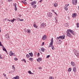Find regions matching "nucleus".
<instances>
[{
	"mask_svg": "<svg viewBox=\"0 0 79 79\" xmlns=\"http://www.w3.org/2000/svg\"><path fill=\"white\" fill-rule=\"evenodd\" d=\"M44 42H43L42 43V45H44Z\"/></svg>",
	"mask_w": 79,
	"mask_h": 79,
	"instance_id": "4d7b16f0",
	"label": "nucleus"
},
{
	"mask_svg": "<svg viewBox=\"0 0 79 79\" xmlns=\"http://www.w3.org/2000/svg\"><path fill=\"white\" fill-rule=\"evenodd\" d=\"M42 60V58H39L37 59V61H39V63H40V61Z\"/></svg>",
	"mask_w": 79,
	"mask_h": 79,
	"instance_id": "9b49d317",
	"label": "nucleus"
},
{
	"mask_svg": "<svg viewBox=\"0 0 79 79\" xmlns=\"http://www.w3.org/2000/svg\"><path fill=\"white\" fill-rule=\"evenodd\" d=\"M15 11H17V7H16V6H15Z\"/></svg>",
	"mask_w": 79,
	"mask_h": 79,
	"instance_id": "2f4dec72",
	"label": "nucleus"
},
{
	"mask_svg": "<svg viewBox=\"0 0 79 79\" xmlns=\"http://www.w3.org/2000/svg\"><path fill=\"white\" fill-rule=\"evenodd\" d=\"M76 15H77V14L76 13H74V14H73L72 17L73 18H75V17L76 16Z\"/></svg>",
	"mask_w": 79,
	"mask_h": 79,
	"instance_id": "4468645a",
	"label": "nucleus"
},
{
	"mask_svg": "<svg viewBox=\"0 0 79 79\" xmlns=\"http://www.w3.org/2000/svg\"><path fill=\"white\" fill-rule=\"evenodd\" d=\"M67 36H68V37H72V35H71V33H70V32H69V31H68V30L67 31Z\"/></svg>",
	"mask_w": 79,
	"mask_h": 79,
	"instance_id": "20e7f679",
	"label": "nucleus"
},
{
	"mask_svg": "<svg viewBox=\"0 0 79 79\" xmlns=\"http://www.w3.org/2000/svg\"><path fill=\"white\" fill-rule=\"evenodd\" d=\"M28 54H27L26 56V57H27V58H28Z\"/></svg>",
	"mask_w": 79,
	"mask_h": 79,
	"instance_id": "09e8293b",
	"label": "nucleus"
},
{
	"mask_svg": "<svg viewBox=\"0 0 79 79\" xmlns=\"http://www.w3.org/2000/svg\"><path fill=\"white\" fill-rule=\"evenodd\" d=\"M3 48H2L3 50L4 51H5L6 52H7V51H6V49L5 48V47L4 46H3Z\"/></svg>",
	"mask_w": 79,
	"mask_h": 79,
	"instance_id": "f3484780",
	"label": "nucleus"
},
{
	"mask_svg": "<svg viewBox=\"0 0 79 79\" xmlns=\"http://www.w3.org/2000/svg\"><path fill=\"white\" fill-rule=\"evenodd\" d=\"M49 57H50V55L47 56L46 57V58H49Z\"/></svg>",
	"mask_w": 79,
	"mask_h": 79,
	"instance_id": "a19ab883",
	"label": "nucleus"
},
{
	"mask_svg": "<svg viewBox=\"0 0 79 79\" xmlns=\"http://www.w3.org/2000/svg\"><path fill=\"white\" fill-rule=\"evenodd\" d=\"M28 73H29L30 74H31V71H28Z\"/></svg>",
	"mask_w": 79,
	"mask_h": 79,
	"instance_id": "4c0bfd02",
	"label": "nucleus"
},
{
	"mask_svg": "<svg viewBox=\"0 0 79 79\" xmlns=\"http://www.w3.org/2000/svg\"><path fill=\"white\" fill-rule=\"evenodd\" d=\"M77 27H79V23H77Z\"/></svg>",
	"mask_w": 79,
	"mask_h": 79,
	"instance_id": "cd10ccee",
	"label": "nucleus"
},
{
	"mask_svg": "<svg viewBox=\"0 0 79 79\" xmlns=\"http://www.w3.org/2000/svg\"><path fill=\"white\" fill-rule=\"evenodd\" d=\"M65 26L66 27H68V23H66L65 24Z\"/></svg>",
	"mask_w": 79,
	"mask_h": 79,
	"instance_id": "a18cd8bd",
	"label": "nucleus"
},
{
	"mask_svg": "<svg viewBox=\"0 0 79 79\" xmlns=\"http://www.w3.org/2000/svg\"><path fill=\"white\" fill-rule=\"evenodd\" d=\"M13 52H12V51H10L9 53V55H10V56H13Z\"/></svg>",
	"mask_w": 79,
	"mask_h": 79,
	"instance_id": "2eb2a0df",
	"label": "nucleus"
},
{
	"mask_svg": "<svg viewBox=\"0 0 79 79\" xmlns=\"http://www.w3.org/2000/svg\"><path fill=\"white\" fill-rule=\"evenodd\" d=\"M27 32L28 34H30L31 33V30H27Z\"/></svg>",
	"mask_w": 79,
	"mask_h": 79,
	"instance_id": "6ab92c4d",
	"label": "nucleus"
},
{
	"mask_svg": "<svg viewBox=\"0 0 79 79\" xmlns=\"http://www.w3.org/2000/svg\"><path fill=\"white\" fill-rule=\"evenodd\" d=\"M19 17H21V15L20 14L19 15Z\"/></svg>",
	"mask_w": 79,
	"mask_h": 79,
	"instance_id": "3c124183",
	"label": "nucleus"
},
{
	"mask_svg": "<svg viewBox=\"0 0 79 79\" xmlns=\"http://www.w3.org/2000/svg\"><path fill=\"white\" fill-rule=\"evenodd\" d=\"M20 2H21V3H23V2H24L23 1H21Z\"/></svg>",
	"mask_w": 79,
	"mask_h": 79,
	"instance_id": "69168bd1",
	"label": "nucleus"
},
{
	"mask_svg": "<svg viewBox=\"0 0 79 79\" xmlns=\"http://www.w3.org/2000/svg\"><path fill=\"white\" fill-rule=\"evenodd\" d=\"M0 46L3 47V44H2V42H1V41H0Z\"/></svg>",
	"mask_w": 79,
	"mask_h": 79,
	"instance_id": "473e14b6",
	"label": "nucleus"
},
{
	"mask_svg": "<svg viewBox=\"0 0 79 79\" xmlns=\"http://www.w3.org/2000/svg\"><path fill=\"white\" fill-rule=\"evenodd\" d=\"M67 31H68V32H71V34H72L73 35H74V33L73 32L74 31L71 29H68Z\"/></svg>",
	"mask_w": 79,
	"mask_h": 79,
	"instance_id": "39448f33",
	"label": "nucleus"
},
{
	"mask_svg": "<svg viewBox=\"0 0 79 79\" xmlns=\"http://www.w3.org/2000/svg\"><path fill=\"white\" fill-rule=\"evenodd\" d=\"M12 79H17L15 77H14Z\"/></svg>",
	"mask_w": 79,
	"mask_h": 79,
	"instance_id": "de8ad7c7",
	"label": "nucleus"
},
{
	"mask_svg": "<svg viewBox=\"0 0 79 79\" xmlns=\"http://www.w3.org/2000/svg\"><path fill=\"white\" fill-rule=\"evenodd\" d=\"M32 6H33V8L35 9V8H36L37 7V6H36V5H33Z\"/></svg>",
	"mask_w": 79,
	"mask_h": 79,
	"instance_id": "5701e85b",
	"label": "nucleus"
},
{
	"mask_svg": "<svg viewBox=\"0 0 79 79\" xmlns=\"http://www.w3.org/2000/svg\"><path fill=\"white\" fill-rule=\"evenodd\" d=\"M41 51L43 52H44V51H45V49L44 48H41Z\"/></svg>",
	"mask_w": 79,
	"mask_h": 79,
	"instance_id": "aec40b11",
	"label": "nucleus"
},
{
	"mask_svg": "<svg viewBox=\"0 0 79 79\" xmlns=\"http://www.w3.org/2000/svg\"><path fill=\"white\" fill-rule=\"evenodd\" d=\"M3 76H5V77H6V74H5V73H3Z\"/></svg>",
	"mask_w": 79,
	"mask_h": 79,
	"instance_id": "49530a36",
	"label": "nucleus"
},
{
	"mask_svg": "<svg viewBox=\"0 0 79 79\" xmlns=\"http://www.w3.org/2000/svg\"><path fill=\"white\" fill-rule=\"evenodd\" d=\"M40 55V53H39V52H38L37 54V57H39V56Z\"/></svg>",
	"mask_w": 79,
	"mask_h": 79,
	"instance_id": "f704fd0d",
	"label": "nucleus"
},
{
	"mask_svg": "<svg viewBox=\"0 0 79 79\" xmlns=\"http://www.w3.org/2000/svg\"><path fill=\"white\" fill-rule=\"evenodd\" d=\"M8 2H12V0H8Z\"/></svg>",
	"mask_w": 79,
	"mask_h": 79,
	"instance_id": "603ef678",
	"label": "nucleus"
},
{
	"mask_svg": "<svg viewBox=\"0 0 79 79\" xmlns=\"http://www.w3.org/2000/svg\"><path fill=\"white\" fill-rule=\"evenodd\" d=\"M55 14H56V16H58V14L56 13V12H54Z\"/></svg>",
	"mask_w": 79,
	"mask_h": 79,
	"instance_id": "bf43d9fd",
	"label": "nucleus"
},
{
	"mask_svg": "<svg viewBox=\"0 0 79 79\" xmlns=\"http://www.w3.org/2000/svg\"><path fill=\"white\" fill-rule=\"evenodd\" d=\"M17 21H20V18H19L18 19H17Z\"/></svg>",
	"mask_w": 79,
	"mask_h": 79,
	"instance_id": "37998d69",
	"label": "nucleus"
},
{
	"mask_svg": "<svg viewBox=\"0 0 79 79\" xmlns=\"http://www.w3.org/2000/svg\"><path fill=\"white\" fill-rule=\"evenodd\" d=\"M29 60L30 61H33V60H34V59L32 58V57H31L29 59Z\"/></svg>",
	"mask_w": 79,
	"mask_h": 79,
	"instance_id": "a211bd4d",
	"label": "nucleus"
},
{
	"mask_svg": "<svg viewBox=\"0 0 79 79\" xmlns=\"http://www.w3.org/2000/svg\"><path fill=\"white\" fill-rule=\"evenodd\" d=\"M52 11H53V12H54V13H55V10H52Z\"/></svg>",
	"mask_w": 79,
	"mask_h": 79,
	"instance_id": "864d4df0",
	"label": "nucleus"
},
{
	"mask_svg": "<svg viewBox=\"0 0 79 79\" xmlns=\"http://www.w3.org/2000/svg\"><path fill=\"white\" fill-rule=\"evenodd\" d=\"M73 52L74 53H75V55L77 56H79V52H77V51L76 49H74L73 50Z\"/></svg>",
	"mask_w": 79,
	"mask_h": 79,
	"instance_id": "7ed1b4c3",
	"label": "nucleus"
},
{
	"mask_svg": "<svg viewBox=\"0 0 79 79\" xmlns=\"http://www.w3.org/2000/svg\"><path fill=\"white\" fill-rule=\"evenodd\" d=\"M42 0H40V1H39V2H40L41 3V2H42Z\"/></svg>",
	"mask_w": 79,
	"mask_h": 79,
	"instance_id": "13d9d810",
	"label": "nucleus"
},
{
	"mask_svg": "<svg viewBox=\"0 0 79 79\" xmlns=\"http://www.w3.org/2000/svg\"><path fill=\"white\" fill-rule=\"evenodd\" d=\"M14 60H15V61H16V60H18V58H14Z\"/></svg>",
	"mask_w": 79,
	"mask_h": 79,
	"instance_id": "e433bc0d",
	"label": "nucleus"
},
{
	"mask_svg": "<svg viewBox=\"0 0 79 79\" xmlns=\"http://www.w3.org/2000/svg\"><path fill=\"white\" fill-rule=\"evenodd\" d=\"M6 37L7 40H9L10 39V36H9V35L8 34H7L6 35Z\"/></svg>",
	"mask_w": 79,
	"mask_h": 79,
	"instance_id": "1a4fd4ad",
	"label": "nucleus"
},
{
	"mask_svg": "<svg viewBox=\"0 0 79 79\" xmlns=\"http://www.w3.org/2000/svg\"><path fill=\"white\" fill-rule=\"evenodd\" d=\"M15 77L16 78V79H19V76H16Z\"/></svg>",
	"mask_w": 79,
	"mask_h": 79,
	"instance_id": "7c9ffc66",
	"label": "nucleus"
},
{
	"mask_svg": "<svg viewBox=\"0 0 79 79\" xmlns=\"http://www.w3.org/2000/svg\"><path fill=\"white\" fill-rule=\"evenodd\" d=\"M44 23H43L42 24H41V26L42 27H44Z\"/></svg>",
	"mask_w": 79,
	"mask_h": 79,
	"instance_id": "c756f323",
	"label": "nucleus"
},
{
	"mask_svg": "<svg viewBox=\"0 0 79 79\" xmlns=\"http://www.w3.org/2000/svg\"><path fill=\"white\" fill-rule=\"evenodd\" d=\"M46 36L47 35H44L42 38L43 40H45V39H47V37H46Z\"/></svg>",
	"mask_w": 79,
	"mask_h": 79,
	"instance_id": "9d476101",
	"label": "nucleus"
},
{
	"mask_svg": "<svg viewBox=\"0 0 79 79\" xmlns=\"http://www.w3.org/2000/svg\"><path fill=\"white\" fill-rule=\"evenodd\" d=\"M68 72H70V71H71V68H69L68 69Z\"/></svg>",
	"mask_w": 79,
	"mask_h": 79,
	"instance_id": "4be33fe9",
	"label": "nucleus"
},
{
	"mask_svg": "<svg viewBox=\"0 0 79 79\" xmlns=\"http://www.w3.org/2000/svg\"><path fill=\"white\" fill-rule=\"evenodd\" d=\"M14 6H16V3H15L14 4Z\"/></svg>",
	"mask_w": 79,
	"mask_h": 79,
	"instance_id": "8fccbe9b",
	"label": "nucleus"
},
{
	"mask_svg": "<svg viewBox=\"0 0 79 79\" xmlns=\"http://www.w3.org/2000/svg\"><path fill=\"white\" fill-rule=\"evenodd\" d=\"M73 70L74 72H76V66L73 67Z\"/></svg>",
	"mask_w": 79,
	"mask_h": 79,
	"instance_id": "ddd939ff",
	"label": "nucleus"
},
{
	"mask_svg": "<svg viewBox=\"0 0 79 79\" xmlns=\"http://www.w3.org/2000/svg\"><path fill=\"white\" fill-rule=\"evenodd\" d=\"M22 61H24L25 63H26V60L23 59L22 60Z\"/></svg>",
	"mask_w": 79,
	"mask_h": 79,
	"instance_id": "a878e982",
	"label": "nucleus"
},
{
	"mask_svg": "<svg viewBox=\"0 0 79 79\" xmlns=\"http://www.w3.org/2000/svg\"><path fill=\"white\" fill-rule=\"evenodd\" d=\"M54 5L55 7H56L58 6V3H55Z\"/></svg>",
	"mask_w": 79,
	"mask_h": 79,
	"instance_id": "412c9836",
	"label": "nucleus"
},
{
	"mask_svg": "<svg viewBox=\"0 0 79 79\" xmlns=\"http://www.w3.org/2000/svg\"><path fill=\"white\" fill-rule=\"evenodd\" d=\"M24 21V19H20V21Z\"/></svg>",
	"mask_w": 79,
	"mask_h": 79,
	"instance_id": "79ce46f5",
	"label": "nucleus"
},
{
	"mask_svg": "<svg viewBox=\"0 0 79 79\" xmlns=\"http://www.w3.org/2000/svg\"><path fill=\"white\" fill-rule=\"evenodd\" d=\"M23 3H24L25 5H26V4H27V3H26V2L25 1L23 2Z\"/></svg>",
	"mask_w": 79,
	"mask_h": 79,
	"instance_id": "ea45409f",
	"label": "nucleus"
},
{
	"mask_svg": "<svg viewBox=\"0 0 79 79\" xmlns=\"http://www.w3.org/2000/svg\"><path fill=\"white\" fill-rule=\"evenodd\" d=\"M19 18L18 17H17L16 18V19H18Z\"/></svg>",
	"mask_w": 79,
	"mask_h": 79,
	"instance_id": "774afa93",
	"label": "nucleus"
},
{
	"mask_svg": "<svg viewBox=\"0 0 79 79\" xmlns=\"http://www.w3.org/2000/svg\"><path fill=\"white\" fill-rule=\"evenodd\" d=\"M29 54L31 57H32V56H33V54H32V53H29Z\"/></svg>",
	"mask_w": 79,
	"mask_h": 79,
	"instance_id": "dca6fc26",
	"label": "nucleus"
},
{
	"mask_svg": "<svg viewBox=\"0 0 79 79\" xmlns=\"http://www.w3.org/2000/svg\"><path fill=\"white\" fill-rule=\"evenodd\" d=\"M31 6H32L33 5H36V2H35V1L32 2L31 3Z\"/></svg>",
	"mask_w": 79,
	"mask_h": 79,
	"instance_id": "6e6552de",
	"label": "nucleus"
},
{
	"mask_svg": "<svg viewBox=\"0 0 79 79\" xmlns=\"http://www.w3.org/2000/svg\"><path fill=\"white\" fill-rule=\"evenodd\" d=\"M12 55L13 56H15V53H13Z\"/></svg>",
	"mask_w": 79,
	"mask_h": 79,
	"instance_id": "680f3d73",
	"label": "nucleus"
},
{
	"mask_svg": "<svg viewBox=\"0 0 79 79\" xmlns=\"http://www.w3.org/2000/svg\"><path fill=\"white\" fill-rule=\"evenodd\" d=\"M11 21V22H12V23H14V20H10V21Z\"/></svg>",
	"mask_w": 79,
	"mask_h": 79,
	"instance_id": "72a5a7b5",
	"label": "nucleus"
},
{
	"mask_svg": "<svg viewBox=\"0 0 79 79\" xmlns=\"http://www.w3.org/2000/svg\"><path fill=\"white\" fill-rule=\"evenodd\" d=\"M71 65L73 66H75V63L74 62H71Z\"/></svg>",
	"mask_w": 79,
	"mask_h": 79,
	"instance_id": "f8f14e48",
	"label": "nucleus"
},
{
	"mask_svg": "<svg viewBox=\"0 0 79 79\" xmlns=\"http://www.w3.org/2000/svg\"><path fill=\"white\" fill-rule=\"evenodd\" d=\"M12 67V69H14V70H15V65H13Z\"/></svg>",
	"mask_w": 79,
	"mask_h": 79,
	"instance_id": "bb28decb",
	"label": "nucleus"
},
{
	"mask_svg": "<svg viewBox=\"0 0 79 79\" xmlns=\"http://www.w3.org/2000/svg\"><path fill=\"white\" fill-rule=\"evenodd\" d=\"M64 9L65 10H68V8L67 7V6H66V7H64Z\"/></svg>",
	"mask_w": 79,
	"mask_h": 79,
	"instance_id": "393cba45",
	"label": "nucleus"
},
{
	"mask_svg": "<svg viewBox=\"0 0 79 79\" xmlns=\"http://www.w3.org/2000/svg\"><path fill=\"white\" fill-rule=\"evenodd\" d=\"M0 59H3V57H1V56H0Z\"/></svg>",
	"mask_w": 79,
	"mask_h": 79,
	"instance_id": "e2e57ef3",
	"label": "nucleus"
},
{
	"mask_svg": "<svg viewBox=\"0 0 79 79\" xmlns=\"http://www.w3.org/2000/svg\"><path fill=\"white\" fill-rule=\"evenodd\" d=\"M43 26H44V27H45V26H46V25H45V23H44V24H43Z\"/></svg>",
	"mask_w": 79,
	"mask_h": 79,
	"instance_id": "c03bdc74",
	"label": "nucleus"
},
{
	"mask_svg": "<svg viewBox=\"0 0 79 79\" xmlns=\"http://www.w3.org/2000/svg\"><path fill=\"white\" fill-rule=\"evenodd\" d=\"M65 39V36H60L59 37H57L56 40H57L58 41L60 42H62V40H63V39Z\"/></svg>",
	"mask_w": 79,
	"mask_h": 79,
	"instance_id": "f257e3e1",
	"label": "nucleus"
},
{
	"mask_svg": "<svg viewBox=\"0 0 79 79\" xmlns=\"http://www.w3.org/2000/svg\"><path fill=\"white\" fill-rule=\"evenodd\" d=\"M53 38H52L51 39V42L49 44V46L48 47L49 48H50V47H52V46L53 45Z\"/></svg>",
	"mask_w": 79,
	"mask_h": 79,
	"instance_id": "f03ea898",
	"label": "nucleus"
},
{
	"mask_svg": "<svg viewBox=\"0 0 79 79\" xmlns=\"http://www.w3.org/2000/svg\"><path fill=\"white\" fill-rule=\"evenodd\" d=\"M49 79H54V78H53V77L50 76L49 77Z\"/></svg>",
	"mask_w": 79,
	"mask_h": 79,
	"instance_id": "c85d7f7f",
	"label": "nucleus"
},
{
	"mask_svg": "<svg viewBox=\"0 0 79 79\" xmlns=\"http://www.w3.org/2000/svg\"><path fill=\"white\" fill-rule=\"evenodd\" d=\"M73 3V5H76L77 4V0H72Z\"/></svg>",
	"mask_w": 79,
	"mask_h": 79,
	"instance_id": "423d86ee",
	"label": "nucleus"
},
{
	"mask_svg": "<svg viewBox=\"0 0 79 79\" xmlns=\"http://www.w3.org/2000/svg\"><path fill=\"white\" fill-rule=\"evenodd\" d=\"M55 19L56 20V21H57V18H55Z\"/></svg>",
	"mask_w": 79,
	"mask_h": 79,
	"instance_id": "0e129e2a",
	"label": "nucleus"
},
{
	"mask_svg": "<svg viewBox=\"0 0 79 79\" xmlns=\"http://www.w3.org/2000/svg\"><path fill=\"white\" fill-rule=\"evenodd\" d=\"M33 26L34 27H35V28H37V26L35 25V24H33Z\"/></svg>",
	"mask_w": 79,
	"mask_h": 79,
	"instance_id": "b1692460",
	"label": "nucleus"
},
{
	"mask_svg": "<svg viewBox=\"0 0 79 79\" xmlns=\"http://www.w3.org/2000/svg\"><path fill=\"white\" fill-rule=\"evenodd\" d=\"M51 47H52V50H54V49H53L54 48V46H52Z\"/></svg>",
	"mask_w": 79,
	"mask_h": 79,
	"instance_id": "58836bf2",
	"label": "nucleus"
},
{
	"mask_svg": "<svg viewBox=\"0 0 79 79\" xmlns=\"http://www.w3.org/2000/svg\"><path fill=\"white\" fill-rule=\"evenodd\" d=\"M15 70H14L13 71V70H12L10 71V73H14L15 72Z\"/></svg>",
	"mask_w": 79,
	"mask_h": 79,
	"instance_id": "c9c22d12",
	"label": "nucleus"
},
{
	"mask_svg": "<svg viewBox=\"0 0 79 79\" xmlns=\"http://www.w3.org/2000/svg\"><path fill=\"white\" fill-rule=\"evenodd\" d=\"M13 20H14V21H15V20H16V19H13Z\"/></svg>",
	"mask_w": 79,
	"mask_h": 79,
	"instance_id": "338daca9",
	"label": "nucleus"
},
{
	"mask_svg": "<svg viewBox=\"0 0 79 79\" xmlns=\"http://www.w3.org/2000/svg\"><path fill=\"white\" fill-rule=\"evenodd\" d=\"M6 19H7L6 18L5 19H4V21H6Z\"/></svg>",
	"mask_w": 79,
	"mask_h": 79,
	"instance_id": "6e6d98bb",
	"label": "nucleus"
},
{
	"mask_svg": "<svg viewBox=\"0 0 79 79\" xmlns=\"http://www.w3.org/2000/svg\"><path fill=\"white\" fill-rule=\"evenodd\" d=\"M39 69H42V68L41 67H39Z\"/></svg>",
	"mask_w": 79,
	"mask_h": 79,
	"instance_id": "5fc2aeb1",
	"label": "nucleus"
},
{
	"mask_svg": "<svg viewBox=\"0 0 79 79\" xmlns=\"http://www.w3.org/2000/svg\"><path fill=\"white\" fill-rule=\"evenodd\" d=\"M52 13L51 12H49L48 14V16L49 17V18L52 17Z\"/></svg>",
	"mask_w": 79,
	"mask_h": 79,
	"instance_id": "0eeeda50",
	"label": "nucleus"
},
{
	"mask_svg": "<svg viewBox=\"0 0 79 79\" xmlns=\"http://www.w3.org/2000/svg\"><path fill=\"white\" fill-rule=\"evenodd\" d=\"M28 58H30V56H29V55H28Z\"/></svg>",
	"mask_w": 79,
	"mask_h": 79,
	"instance_id": "052dcab7",
	"label": "nucleus"
}]
</instances>
